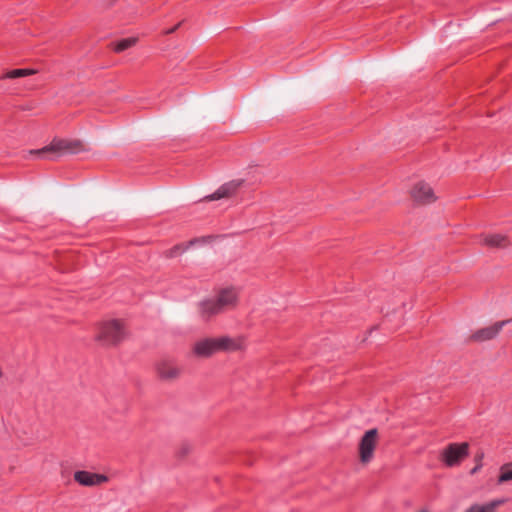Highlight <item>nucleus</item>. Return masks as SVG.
Masks as SVG:
<instances>
[{
	"mask_svg": "<svg viewBox=\"0 0 512 512\" xmlns=\"http://www.w3.org/2000/svg\"><path fill=\"white\" fill-rule=\"evenodd\" d=\"M512 480V466L511 465H504L500 469V475L498 478L499 483H504L507 481Z\"/></svg>",
	"mask_w": 512,
	"mask_h": 512,
	"instance_id": "nucleus-16",
	"label": "nucleus"
},
{
	"mask_svg": "<svg viewBox=\"0 0 512 512\" xmlns=\"http://www.w3.org/2000/svg\"><path fill=\"white\" fill-rule=\"evenodd\" d=\"M239 302V289L233 286L220 288L214 297L199 302L198 309L203 317L218 315L233 310Z\"/></svg>",
	"mask_w": 512,
	"mask_h": 512,
	"instance_id": "nucleus-1",
	"label": "nucleus"
},
{
	"mask_svg": "<svg viewBox=\"0 0 512 512\" xmlns=\"http://www.w3.org/2000/svg\"><path fill=\"white\" fill-rule=\"evenodd\" d=\"M74 479L83 486H99L108 481V477L102 474H96L88 471H77L74 473Z\"/></svg>",
	"mask_w": 512,
	"mask_h": 512,
	"instance_id": "nucleus-10",
	"label": "nucleus"
},
{
	"mask_svg": "<svg viewBox=\"0 0 512 512\" xmlns=\"http://www.w3.org/2000/svg\"><path fill=\"white\" fill-rule=\"evenodd\" d=\"M179 26H180V23L177 24L175 27H171V29H169L166 33L171 34V33L175 32Z\"/></svg>",
	"mask_w": 512,
	"mask_h": 512,
	"instance_id": "nucleus-20",
	"label": "nucleus"
},
{
	"mask_svg": "<svg viewBox=\"0 0 512 512\" xmlns=\"http://www.w3.org/2000/svg\"><path fill=\"white\" fill-rule=\"evenodd\" d=\"M183 251H184V248L182 246L178 245V246H175L174 248H172L171 250H169L167 252V256L175 257V256L181 254Z\"/></svg>",
	"mask_w": 512,
	"mask_h": 512,
	"instance_id": "nucleus-18",
	"label": "nucleus"
},
{
	"mask_svg": "<svg viewBox=\"0 0 512 512\" xmlns=\"http://www.w3.org/2000/svg\"><path fill=\"white\" fill-rule=\"evenodd\" d=\"M126 337L124 323L120 320H107L99 324L95 335L97 343L103 347H114Z\"/></svg>",
	"mask_w": 512,
	"mask_h": 512,
	"instance_id": "nucleus-2",
	"label": "nucleus"
},
{
	"mask_svg": "<svg viewBox=\"0 0 512 512\" xmlns=\"http://www.w3.org/2000/svg\"><path fill=\"white\" fill-rule=\"evenodd\" d=\"M81 150V144L78 141H69L64 139L53 140L49 145L38 149L31 150L29 153L38 155L42 158L54 159L68 153H77Z\"/></svg>",
	"mask_w": 512,
	"mask_h": 512,
	"instance_id": "nucleus-3",
	"label": "nucleus"
},
{
	"mask_svg": "<svg viewBox=\"0 0 512 512\" xmlns=\"http://www.w3.org/2000/svg\"><path fill=\"white\" fill-rule=\"evenodd\" d=\"M137 42H138L137 37L125 38V39H122V40L116 42L113 46V49L116 53H121V52L135 46Z\"/></svg>",
	"mask_w": 512,
	"mask_h": 512,
	"instance_id": "nucleus-15",
	"label": "nucleus"
},
{
	"mask_svg": "<svg viewBox=\"0 0 512 512\" xmlns=\"http://www.w3.org/2000/svg\"><path fill=\"white\" fill-rule=\"evenodd\" d=\"M466 512H484L481 505L475 504L471 506Z\"/></svg>",
	"mask_w": 512,
	"mask_h": 512,
	"instance_id": "nucleus-19",
	"label": "nucleus"
},
{
	"mask_svg": "<svg viewBox=\"0 0 512 512\" xmlns=\"http://www.w3.org/2000/svg\"><path fill=\"white\" fill-rule=\"evenodd\" d=\"M377 443V429L373 428L364 433L358 446L359 460L362 464L366 465L372 461Z\"/></svg>",
	"mask_w": 512,
	"mask_h": 512,
	"instance_id": "nucleus-4",
	"label": "nucleus"
},
{
	"mask_svg": "<svg viewBox=\"0 0 512 512\" xmlns=\"http://www.w3.org/2000/svg\"><path fill=\"white\" fill-rule=\"evenodd\" d=\"M468 443H451L441 452V460L448 467L458 465L465 457L468 456Z\"/></svg>",
	"mask_w": 512,
	"mask_h": 512,
	"instance_id": "nucleus-5",
	"label": "nucleus"
},
{
	"mask_svg": "<svg viewBox=\"0 0 512 512\" xmlns=\"http://www.w3.org/2000/svg\"><path fill=\"white\" fill-rule=\"evenodd\" d=\"M156 373L164 381H174L180 374V367L170 359H161L155 365Z\"/></svg>",
	"mask_w": 512,
	"mask_h": 512,
	"instance_id": "nucleus-6",
	"label": "nucleus"
},
{
	"mask_svg": "<svg viewBox=\"0 0 512 512\" xmlns=\"http://www.w3.org/2000/svg\"><path fill=\"white\" fill-rule=\"evenodd\" d=\"M438 196L434 188L426 182H418V206H428L435 203Z\"/></svg>",
	"mask_w": 512,
	"mask_h": 512,
	"instance_id": "nucleus-11",
	"label": "nucleus"
},
{
	"mask_svg": "<svg viewBox=\"0 0 512 512\" xmlns=\"http://www.w3.org/2000/svg\"><path fill=\"white\" fill-rule=\"evenodd\" d=\"M218 352H235L244 348V342L241 338H232L229 336L216 337Z\"/></svg>",
	"mask_w": 512,
	"mask_h": 512,
	"instance_id": "nucleus-12",
	"label": "nucleus"
},
{
	"mask_svg": "<svg viewBox=\"0 0 512 512\" xmlns=\"http://www.w3.org/2000/svg\"><path fill=\"white\" fill-rule=\"evenodd\" d=\"M37 73L35 69H14L2 75L1 79H16L31 76Z\"/></svg>",
	"mask_w": 512,
	"mask_h": 512,
	"instance_id": "nucleus-14",
	"label": "nucleus"
},
{
	"mask_svg": "<svg viewBox=\"0 0 512 512\" xmlns=\"http://www.w3.org/2000/svg\"><path fill=\"white\" fill-rule=\"evenodd\" d=\"M192 352L200 358H209L218 352L216 337H205L194 342Z\"/></svg>",
	"mask_w": 512,
	"mask_h": 512,
	"instance_id": "nucleus-7",
	"label": "nucleus"
},
{
	"mask_svg": "<svg viewBox=\"0 0 512 512\" xmlns=\"http://www.w3.org/2000/svg\"><path fill=\"white\" fill-rule=\"evenodd\" d=\"M243 185V180L236 179L229 181L220 186L213 194L204 198L206 201L219 200L222 198H229L236 193V191Z\"/></svg>",
	"mask_w": 512,
	"mask_h": 512,
	"instance_id": "nucleus-9",
	"label": "nucleus"
},
{
	"mask_svg": "<svg viewBox=\"0 0 512 512\" xmlns=\"http://www.w3.org/2000/svg\"><path fill=\"white\" fill-rule=\"evenodd\" d=\"M505 502H506V499H495V500H492V501H490L484 505H481V506H482L484 512H493L498 507L503 505Z\"/></svg>",
	"mask_w": 512,
	"mask_h": 512,
	"instance_id": "nucleus-17",
	"label": "nucleus"
},
{
	"mask_svg": "<svg viewBox=\"0 0 512 512\" xmlns=\"http://www.w3.org/2000/svg\"><path fill=\"white\" fill-rule=\"evenodd\" d=\"M511 320H503L496 322L488 327L481 328L472 334L471 339L477 342L488 341L495 338L502 328Z\"/></svg>",
	"mask_w": 512,
	"mask_h": 512,
	"instance_id": "nucleus-8",
	"label": "nucleus"
},
{
	"mask_svg": "<svg viewBox=\"0 0 512 512\" xmlns=\"http://www.w3.org/2000/svg\"><path fill=\"white\" fill-rule=\"evenodd\" d=\"M482 244L491 248H505L510 242L503 234H482L480 235Z\"/></svg>",
	"mask_w": 512,
	"mask_h": 512,
	"instance_id": "nucleus-13",
	"label": "nucleus"
}]
</instances>
